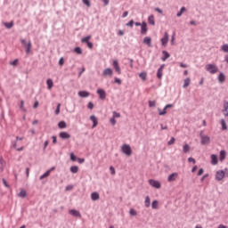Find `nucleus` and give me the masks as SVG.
I'll use <instances>...</instances> for the list:
<instances>
[{
    "instance_id": "f257e3e1",
    "label": "nucleus",
    "mask_w": 228,
    "mask_h": 228,
    "mask_svg": "<svg viewBox=\"0 0 228 228\" xmlns=\"http://www.w3.org/2000/svg\"><path fill=\"white\" fill-rule=\"evenodd\" d=\"M205 69L209 74H216V72H218V66H216V64H207Z\"/></svg>"
},
{
    "instance_id": "f03ea898",
    "label": "nucleus",
    "mask_w": 228,
    "mask_h": 228,
    "mask_svg": "<svg viewBox=\"0 0 228 228\" xmlns=\"http://www.w3.org/2000/svg\"><path fill=\"white\" fill-rule=\"evenodd\" d=\"M121 152L126 156H131L133 154V149H131V145L129 144H123L121 146Z\"/></svg>"
},
{
    "instance_id": "7ed1b4c3",
    "label": "nucleus",
    "mask_w": 228,
    "mask_h": 228,
    "mask_svg": "<svg viewBox=\"0 0 228 228\" xmlns=\"http://www.w3.org/2000/svg\"><path fill=\"white\" fill-rule=\"evenodd\" d=\"M20 42L25 48V53L27 54H29V53H31V41H28V43H27L26 39H20Z\"/></svg>"
},
{
    "instance_id": "20e7f679",
    "label": "nucleus",
    "mask_w": 228,
    "mask_h": 228,
    "mask_svg": "<svg viewBox=\"0 0 228 228\" xmlns=\"http://www.w3.org/2000/svg\"><path fill=\"white\" fill-rule=\"evenodd\" d=\"M148 183L151 186H152V188H156L157 190H159V188H161V183H159V181L158 180L150 179Z\"/></svg>"
},
{
    "instance_id": "39448f33",
    "label": "nucleus",
    "mask_w": 228,
    "mask_h": 228,
    "mask_svg": "<svg viewBox=\"0 0 228 228\" xmlns=\"http://www.w3.org/2000/svg\"><path fill=\"white\" fill-rule=\"evenodd\" d=\"M96 94L99 95V98L102 101H104V99H106V91H104V89L102 88L97 89Z\"/></svg>"
},
{
    "instance_id": "423d86ee",
    "label": "nucleus",
    "mask_w": 228,
    "mask_h": 228,
    "mask_svg": "<svg viewBox=\"0 0 228 228\" xmlns=\"http://www.w3.org/2000/svg\"><path fill=\"white\" fill-rule=\"evenodd\" d=\"M225 177V172L224 170H219L216 174V181H222Z\"/></svg>"
},
{
    "instance_id": "0eeeda50",
    "label": "nucleus",
    "mask_w": 228,
    "mask_h": 228,
    "mask_svg": "<svg viewBox=\"0 0 228 228\" xmlns=\"http://www.w3.org/2000/svg\"><path fill=\"white\" fill-rule=\"evenodd\" d=\"M102 76H104V77H107V76L111 77V76H113V69H111V68L105 69L102 72Z\"/></svg>"
},
{
    "instance_id": "6e6552de",
    "label": "nucleus",
    "mask_w": 228,
    "mask_h": 228,
    "mask_svg": "<svg viewBox=\"0 0 228 228\" xmlns=\"http://www.w3.org/2000/svg\"><path fill=\"white\" fill-rule=\"evenodd\" d=\"M163 69H165V64H162L157 70L158 79H161L163 77Z\"/></svg>"
},
{
    "instance_id": "1a4fd4ad",
    "label": "nucleus",
    "mask_w": 228,
    "mask_h": 228,
    "mask_svg": "<svg viewBox=\"0 0 228 228\" xmlns=\"http://www.w3.org/2000/svg\"><path fill=\"white\" fill-rule=\"evenodd\" d=\"M147 31H149L147 22L143 21L141 25V35H147Z\"/></svg>"
},
{
    "instance_id": "9d476101",
    "label": "nucleus",
    "mask_w": 228,
    "mask_h": 228,
    "mask_svg": "<svg viewBox=\"0 0 228 228\" xmlns=\"http://www.w3.org/2000/svg\"><path fill=\"white\" fill-rule=\"evenodd\" d=\"M112 65L116 70V72H118V74H122V70L120 69V66H118V61L115 60L112 62Z\"/></svg>"
},
{
    "instance_id": "9b49d317",
    "label": "nucleus",
    "mask_w": 228,
    "mask_h": 228,
    "mask_svg": "<svg viewBox=\"0 0 228 228\" xmlns=\"http://www.w3.org/2000/svg\"><path fill=\"white\" fill-rule=\"evenodd\" d=\"M211 142V138L208 135H201V145H207Z\"/></svg>"
},
{
    "instance_id": "f8f14e48",
    "label": "nucleus",
    "mask_w": 228,
    "mask_h": 228,
    "mask_svg": "<svg viewBox=\"0 0 228 228\" xmlns=\"http://www.w3.org/2000/svg\"><path fill=\"white\" fill-rule=\"evenodd\" d=\"M178 175H179L177 173H173V174L169 175L167 177L168 183H174V181H175V179H177Z\"/></svg>"
},
{
    "instance_id": "ddd939ff",
    "label": "nucleus",
    "mask_w": 228,
    "mask_h": 228,
    "mask_svg": "<svg viewBox=\"0 0 228 228\" xmlns=\"http://www.w3.org/2000/svg\"><path fill=\"white\" fill-rule=\"evenodd\" d=\"M161 44L164 47L168 44V32H165L164 37L161 38Z\"/></svg>"
},
{
    "instance_id": "4468645a",
    "label": "nucleus",
    "mask_w": 228,
    "mask_h": 228,
    "mask_svg": "<svg viewBox=\"0 0 228 228\" xmlns=\"http://www.w3.org/2000/svg\"><path fill=\"white\" fill-rule=\"evenodd\" d=\"M59 137L61 138V140H69V138H70V134L67 132H61L59 134Z\"/></svg>"
},
{
    "instance_id": "2eb2a0df",
    "label": "nucleus",
    "mask_w": 228,
    "mask_h": 228,
    "mask_svg": "<svg viewBox=\"0 0 228 228\" xmlns=\"http://www.w3.org/2000/svg\"><path fill=\"white\" fill-rule=\"evenodd\" d=\"M142 42L148 45V47H152V39L150 37H144Z\"/></svg>"
},
{
    "instance_id": "dca6fc26",
    "label": "nucleus",
    "mask_w": 228,
    "mask_h": 228,
    "mask_svg": "<svg viewBox=\"0 0 228 228\" xmlns=\"http://www.w3.org/2000/svg\"><path fill=\"white\" fill-rule=\"evenodd\" d=\"M69 213V215H72V216H77V218H81V213L76 209H70Z\"/></svg>"
},
{
    "instance_id": "f3484780",
    "label": "nucleus",
    "mask_w": 228,
    "mask_h": 228,
    "mask_svg": "<svg viewBox=\"0 0 228 228\" xmlns=\"http://www.w3.org/2000/svg\"><path fill=\"white\" fill-rule=\"evenodd\" d=\"M90 120L93 121V126L92 128L94 129V127H97V124H99V121H97V117L92 115L90 117Z\"/></svg>"
},
{
    "instance_id": "a211bd4d",
    "label": "nucleus",
    "mask_w": 228,
    "mask_h": 228,
    "mask_svg": "<svg viewBox=\"0 0 228 228\" xmlns=\"http://www.w3.org/2000/svg\"><path fill=\"white\" fill-rule=\"evenodd\" d=\"M211 165H218V156L216 154L211 155Z\"/></svg>"
},
{
    "instance_id": "6ab92c4d",
    "label": "nucleus",
    "mask_w": 228,
    "mask_h": 228,
    "mask_svg": "<svg viewBox=\"0 0 228 228\" xmlns=\"http://www.w3.org/2000/svg\"><path fill=\"white\" fill-rule=\"evenodd\" d=\"M78 97H82V98L90 97V93L88 91H79Z\"/></svg>"
},
{
    "instance_id": "aec40b11",
    "label": "nucleus",
    "mask_w": 228,
    "mask_h": 228,
    "mask_svg": "<svg viewBox=\"0 0 228 228\" xmlns=\"http://www.w3.org/2000/svg\"><path fill=\"white\" fill-rule=\"evenodd\" d=\"M223 114L225 116V117H228V102H224V106H223Z\"/></svg>"
},
{
    "instance_id": "412c9836",
    "label": "nucleus",
    "mask_w": 228,
    "mask_h": 228,
    "mask_svg": "<svg viewBox=\"0 0 228 228\" xmlns=\"http://www.w3.org/2000/svg\"><path fill=\"white\" fill-rule=\"evenodd\" d=\"M162 54H163V56L161 57L162 61H167V60L170 58V53H168V52L167 51H162Z\"/></svg>"
},
{
    "instance_id": "4be33fe9",
    "label": "nucleus",
    "mask_w": 228,
    "mask_h": 228,
    "mask_svg": "<svg viewBox=\"0 0 228 228\" xmlns=\"http://www.w3.org/2000/svg\"><path fill=\"white\" fill-rule=\"evenodd\" d=\"M225 156H227V152L225 151V150H222L219 153L220 161H224L225 159Z\"/></svg>"
},
{
    "instance_id": "5701e85b",
    "label": "nucleus",
    "mask_w": 228,
    "mask_h": 228,
    "mask_svg": "<svg viewBox=\"0 0 228 228\" xmlns=\"http://www.w3.org/2000/svg\"><path fill=\"white\" fill-rule=\"evenodd\" d=\"M69 172H71V174H77V172H79V167L71 166L69 168Z\"/></svg>"
},
{
    "instance_id": "b1692460",
    "label": "nucleus",
    "mask_w": 228,
    "mask_h": 228,
    "mask_svg": "<svg viewBox=\"0 0 228 228\" xmlns=\"http://www.w3.org/2000/svg\"><path fill=\"white\" fill-rule=\"evenodd\" d=\"M220 123H221V129H222V131H226V129H227V123L225 122V119H224V118H222L221 120H220Z\"/></svg>"
},
{
    "instance_id": "393cba45",
    "label": "nucleus",
    "mask_w": 228,
    "mask_h": 228,
    "mask_svg": "<svg viewBox=\"0 0 228 228\" xmlns=\"http://www.w3.org/2000/svg\"><path fill=\"white\" fill-rule=\"evenodd\" d=\"M46 85H47L48 90H51V88H53V86H54V83L53 82V79H51V78H48L46 80Z\"/></svg>"
},
{
    "instance_id": "a878e982",
    "label": "nucleus",
    "mask_w": 228,
    "mask_h": 228,
    "mask_svg": "<svg viewBox=\"0 0 228 228\" xmlns=\"http://www.w3.org/2000/svg\"><path fill=\"white\" fill-rule=\"evenodd\" d=\"M218 81H219V83H224L225 82V74H224V72H221L219 74Z\"/></svg>"
},
{
    "instance_id": "bb28decb",
    "label": "nucleus",
    "mask_w": 228,
    "mask_h": 228,
    "mask_svg": "<svg viewBox=\"0 0 228 228\" xmlns=\"http://www.w3.org/2000/svg\"><path fill=\"white\" fill-rule=\"evenodd\" d=\"M148 22L151 26H155L156 25V21L154 20V15H151V16L148 17Z\"/></svg>"
},
{
    "instance_id": "cd10ccee",
    "label": "nucleus",
    "mask_w": 228,
    "mask_h": 228,
    "mask_svg": "<svg viewBox=\"0 0 228 228\" xmlns=\"http://www.w3.org/2000/svg\"><path fill=\"white\" fill-rule=\"evenodd\" d=\"M51 175V170H47L45 174H43L39 179L42 181L43 179H45L46 177H49Z\"/></svg>"
},
{
    "instance_id": "c85d7f7f",
    "label": "nucleus",
    "mask_w": 228,
    "mask_h": 228,
    "mask_svg": "<svg viewBox=\"0 0 228 228\" xmlns=\"http://www.w3.org/2000/svg\"><path fill=\"white\" fill-rule=\"evenodd\" d=\"M191 81V80L190 79V77L185 78L183 81V88H188V86H190Z\"/></svg>"
},
{
    "instance_id": "c756f323",
    "label": "nucleus",
    "mask_w": 228,
    "mask_h": 228,
    "mask_svg": "<svg viewBox=\"0 0 228 228\" xmlns=\"http://www.w3.org/2000/svg\"><path fill=\"white\" fill-rule=\"evenodd\" d=\"M144 206L145 208H151V198L149 196L145 198Z\"/></svg>"
},
{
    "instance_id": "7c9ffc66",
    "label": "nucleus",
    "mask_w": 228,
    "mask_h": 228,
    "mask_svg": "<svg viewBox=\"0 0 228 228\" xmlns=\"http://www.w3.org/2000/svg\"><path fill=\"white\" fill-rule=\"evenodd\" d=\"M91 199H92V200H99L100 196H99L98 192L91 193Z\"/></svg>"
},
{
    "instance_id": "2f4dec72",
    "label": "nucleus",
    "mask_w": 228,
    "mask_h": 228,
    "mask_svg": "<svg viewBox=\"0 0 228 228\" xmlns=\"http://www.w3.org/2000/svg\"><path fill=\"white\" fill-rule=\"evenodd\" d=\"M183 152H184V154H187V152H190V144L186 143L183 146Z\"/></svg>"
},
{
    "instance_id": "473e14b6",
    "label": "nucleus",
    "mask_w": 228,
    "mask_h": 228,
    "mask_svg": "<svg viewBox=\"0 0 228 228\" xmlns=\"http://www.w3.org/2000/svg\"><path fill=\"white\" fill-rule=\"evenodd\" d=\"M27 196H28V192H26V191L24 190H21L18 194V197H20V199H25V197Z\"/></svg>"
},
{
    "instance_id": "72a5a7b5",
    "label": "nucleus",
    "mask_w": 228,
    "mask_h": 228,
    "mask_svg": "<svg viewBox=\"0 0 228 228\" xmlns=\"http://www.w3.org/2000/svg\"><path fill=\"white\" fill-rule=\"evenodd\" d=\"M58 127H60V129H65V127H67V123L65 121H61L58 123Z\"/></svg>"
},
{
    "instance_id": "f704fd0d",
    "label": "nucleus",
    "mask_w": 228,
    "mask_h": 228,
    "mask_svg": "<svg viewBox=\"0 0 228 228\" xmlns=\"http://www.w3.org/2000/svg\"><path fill=\"white\" fill-rule=\"evenodd\" d=\"M167 107H164L163 110H161V109H158V111H159V115L160 117H163L166 113H167Z\"/></svg>"
},
{
    "instance_id": "c9c22d12",
    "label": "nucleus",
    "mask_w": 228,
    "mask_h": 228,
    "mask_svg": "<svg viewBox=\"0 0 228 228\" xmlns=\"http://www.w3.org/2000/svg\"><path fill=\"white\" fill-rule=\"evenodd\" d=\"M139 77H141V79H142V81H147V73L146 72H141L139 74Z\"/></svg>"
},
{
    "instance_id": "e433bc0d",
    "label": "nucleus",
    "mask_w": 228,
    "mask_h": 228,
    "mask_svg": "<svg viewBox=\"0 0 228 228\" xmlns=\"http://www.w3.org/2000/svg\"><path fill=\"white\" fill-rule=\"evenodd\" d=\"M90 38H92V36H87V37H83V38L81 39V42H82L83 44H88V42H90Z\"/></svg>"
},
{
    "instance_id": "4c0bfd02",
    "label": "nucleus",
    "mask_w": 228,
    "mask_h": 228,
    "mask_svg": "<svg viewBox=\"0 0 228 228\" xmlns=\"http://www.w3.org/2000/svg\"><path fill=\"white\" fill-rule=\"evenodd\" d=\"M4 25L5 26V28H6L7 29H12V28H13V21L5 22Z\"/></svg>"
},
{
    "instance_id": "58836bf2",
    "label": "nucleus",
    "mask_w": 228,
    "mask_h": 228,
    "mask_svg": "<svg viewBox=\"0 0 228 228\" xmlns=\"http://www.w3.org/2000/svg\"><path fill=\"white\" fill-rule=\"evenodd\" d=\"M74 53H76L77 54H83V49H81V47L77 46L74 49Z\"/></svg>"
},
{
    "instance_id": "ea45409f",
    "label": "nucleus",
    "mask_w": 228,
    "mask_h": 228,
    "mask_svg": "<svg viewBox=\"0 0 228 228\" xmlns=\"http://www.w3.org/2000/svg\"><path fill=\"white\" fill-rule=\"evenodd\" d=\"M159 204V203L158 202V200H153L152 203H151L152 209H158Z\"/></svg>"
},
{
    "instance_id": "a19ab883",
    "label": "nucleus",
    "mask_w": 228,
    "mask_h": 228,
    "mask_svg": "<svg viewBox=\"0 0 228 228\" xmlns=\"http://www.w3.org/2000/svg\"><path fill=\"white\" fill-rule=\"evenodd\" d=\"M186 10V7H182L181 9H180V12H178L177 13H176V17H181L182 15H183V13H184V11Z\"/></svg>"
},
{
    "instance_id": "79ce46f5",
    "label": "nucleus",
    "mask_w": 228,
    "mask_h": 228,
    "mask_svg": "<svg viewBox=\"0 0 228 228\" xmlns=\"http://www.w3.org/2000/svg\"><path fill=\"white\" fill-rule=\"evenodd\" d=\"M221 49L224 53H228V44L223 45Z\"/></svg>"
},
{
    "instance_id": "37998d69",
    "label": "nucleus",
    "mask_w": 228,
    "mask_h": 228,
    "mask_svg": "<svg viewBox=\"0 0 228 228\" xmlns=\"http://www.w3.org/2000/svg\"><path fill=\"white\" fill-rule=\"evenodd\" d=\"M83 4H86L88 8L92 6V4L90 3V0H82Z\"/></svg>"
},
{
    "instance_id": "c03bdc74",
    "label": "nucleus",
    "mask_w": 228,
    "mask_h": 228,
    "mask_svg": "<svg viewBox=\"0 0 228 228\" xmlns=\"http://www.w3.org/2000/svg\"><path fill=\"white\" fill-rule=\"evenodd\" d=\"M20 109L22 111H27L26 108L24 107V100H21V101H20Z\"/></svg>"
},
{
    "instance_id": "a18cd8bd",
    "label": "nucleus",
    "mask_w": 228,
    "mask_h": 228,
    "mask_svg": "<svg viewBox=\"0 0 228 228\" xmlns=\"http://www.w3.org/2000/svg\"><path fill=\"white\" fill-rule=\"evenodd\" d=\"M112 118H120V113L117 112V111H113L112 112Z\"/></svg>"
},
{
    "instance_id": "49530a36",
    "label": "nucleus",
    "mask_w": 228,
    "mask_h": 228,
    "mask_svg": "<svg viewBox=\"0 0 228 228\" xmlns=\"http://www.w3.org/2000/svg\"><path fill=\"white\" fill-rule=\"evenodd\" d=\"M60 108H61V103L57 104V108L55 110V115H60Z\"/></svg>"
},
{
    "instance_id": "de8ad7c7",
    "label": "nucleus",
    "mask_w": 228,
    "mask_h": 228,
    "mask_svg": "<svg viewBox=\"0 0 228 228\" xmlns=\"http://www.w3.org/2000/svg\"><path fill=\"white\" fill-rule=\"evenodd\" d=\"M175 143V138L171 137V139L167 142V145H174Z\"/></svg>"
},
{
    "instance_id": "09e8293b",
    "label": "nucleus",
    "mask_w": 228,
    "mask_h": 228,
    "mask_svg": "<svg viewBox=\"0 0 228 228\" xmlns=\"http://www.w3.org/2000/svg\"><path fill=\"white\" fill-rule=\"evenodd\" d=\"M70 160L77 161V157L76 155H74V153H70Z\"/></svg>"
},
{
    "instance_id": "8fccbe9b",
    "label": "nucleus",
    "mask_w": 228,
    "mask_h": 228,
    "mask_svg": "<svg viewBox=\"0 0 228 228\" xmlns=\"http://www.w3.org/2000/svg\"><path fill=\"white\" fill-rule=\"evenodd\" d=\"M129 213L132 216H136L137 215L136 210H134V208H131Z\"/></svg>"
},
{
    "instance_id": "3c124183",
    "label": "nucleus",
    "mask_w": 228,
    "mask_h": 228,
    "mask_svg": "<svg viewBox=\"0 0 228 228\" xmlns=\"http://www.w3.org/2000/svg\"><path fill=\"white\" fill-rule=\"evenodd\" d=\"M59 65L61 67H62V65H65V59L63 57H61L59 61Z\"/></svg>"
},
{
    "instance_id": "603ef678",
    "label": "nucleus",
    "mask_w": 228,
    "mask_h": 228,
    "mask_svg": "<svg viewBox=\"0 0 228 228\" xmlns=\"http://www.w3.org/2000/svg\"><path fill=\"white\" fill-rule=\"evenodd\" d=\"M149 106H150V108H154L156 106V102L155 101H150L149 102Z\"/></svg>"
},
{
    "instance_id": "864d4df0",
    "label": "nucleus",
    "mask_w": 228,
    "mask_h": 228,
    "mask_svg": "<svg viewBox=\"0 0 228 228\" xmlns=\"http://www.w3.org/2000/svg\"><path fill=\"white\" fill-rule=\"evenodd\" d=\"M134 24V20H131L128 23H126V26L128 28H133V25Z\"/></svg>"
},
{
    "instance_id": "5fc2aeb1",
    "label": "nucleus",
    "mask_w": 228,
    "mask_h": 228,
    "mask_svg": "<svg viewBox=\"0 0 228 228\" xmlns=\"http://www.w3.org/2000/svg\"><path fill=\"white\" fill-rule=\"evenodd\" d=\"M110 122L112 126H115L117 124V120L113 117L110 119Z\"/></svg>"
},
{
    "instance_id": "6e6d98bb",
    "label": "nucleus",
    "mask_w": 228,
    "mask_h": 228,
    "mask_svg": "<svg viewBox=\"0 0 228 228\" xmlns=\"http://www.w3.org/2000/svg\"><path fill=\"white\" fill-rule=\"evenodd\" d=\"M110 171L111 175H115L116 172H115V167H113V166H110Z\"/></svg>"
},
{
    "instance_id": "4d7b16f0",
    "label": "nucleus",
    "mask_w": 228,
    "mask_h": 228,
    "mask_svg": "<svg viewBox=\"0 0 228 228\" xmlns=\"http://www.w3.org/2000/svg\"><path fill=\"white\" fill-rule=\"evenodd\" d=\"M171 44H172V45H174V44H175V33H174L171 37Z\"/></svg>"
},
{
    "instance_id": "13d9d810",
    "label": "nucleus",
    "mask_w": 228,
    "mask_h": 228,
    "mask_svg": "<svg viewBox=\"0 0 228 228\" xmlns=\"http://www.w3.org/2000/svg\"><path fill=\"white\" fill-rule=\"evenodd\" d=\"M88 110H94V102H89L87 105Z\"/></svg>"
},
{
    "instance_id": "bf43d9fd",
    "label": "nucleus",
    "mask_w": 228,
    "mask_h": 228,
    "mask_svg": "<svg viewBox=\"0 0 228 228\" xmlns=\"http://www.w3.org/2000/svg\"><path fill=\"white\" fill-rule=\"evenodd\" d=\"M188 161H189V163H193V165H195V163H197V161L195 160V159H193V158H191V157H190V158L188 159Z\"/></svg>"
},
{
    "instance_id": "052dcab7",
    "label": "nucleus",
    "mask_w": 228,
    "mask_h": 228,
    "mask_svg": "<svg viewBox=\"0 0 228 228\" xmlns=\"http://www.w3.org/2000/svg\"><path fill=\"white\" fill-rule=\"evenodd\" d=\"M87 44V47L89 48V49H94V43H92V42H87L86 43Z\"/></svg>"
},
{
    "instance_id": "680f3d73",
    "label": "nucleus",
    "mask_w": 228,
    "mask_h": 228,
    "mask_svg": "<svg viewBox=\"0 0 228 228\" xmlns=\"http://www.w3.org/2000/svg\"><path fill=\"white\" fill-rule=\"evenodd\" d=\"M115 83H117L118 85H122V80L118 77H115Z\"/></svg>"
},
{
    "instance_id": "e2e57ef3",
    "label": "nucleus",
    "mask_w": 228,
    "mask_h": 228,
    "mask_svg": "<svg viewBox=\"0 0 228 228\" xmlns=\"http://www.w3.org/2000/svg\"><path fill=\"white\" fill-rule=\"evenodd\" d=\"M17 63H19V60L15 59L14 61H12V62H10V65H17Z\"/></svg>"
},
{
    "instance_id": "0e129e2a",
    "label": "nucleus",
    "mask_w": 228,
    "mask_h": 228,
    "mask_svg": "<svg viewBox=\"0 0 228 228\" xmlns=\"http://www.w3.org/2000/svg\"><path fill=\"white\" fill-rule=\"evenodd\" d=\"M127 15H129V12H124L123 14H122V18L123 19H126V17H127Z\"/></svg>"
},
{
    "instance_id": "69168bd1",
    "label": "nucleus",
    "mask_w": 228,
    "mask_h": 228,
    "mask_svg": "<svg viewBox=\"0 0 228 228\" xmlns=\"http://www.w3.org/2000/svg\"><path fill=\"white\" fill-rule=\"evenodd\" d=\"M77 161L80 165H83V163H85V159H77Z\"/></svg>"
},
{
    "instance_id": "338daca9",
    "label": "nucleus",
    "mask_w": 228,
    "mask_h": 228,
    "mask_svg": "<svg viewBox=\"0 0 228 228\" xmlns=\"http://www.w3.org/2000/svg\"><path fill=\"white\" fill-rule=\"evenodd\" d=\"M52 139H53V143H57L58 140L56 139L55 135H53Z\"/></svg>"
},
{
    "instance_id": "774afa93",
    "label": "nucleus",
    "mask_w": 228,
    "mask_h": 228,
    "mask_svg": "<svg viewBox=\"0 0 228 228\" xmlns=\"http://www.w3.org/2000/svg\"><path fill=\"white\" fill-rule=\"evenodd\" d=\"M202 174H204V169L200 168L198 172V175H202Z\"/></svg>"
}]
</instances>
